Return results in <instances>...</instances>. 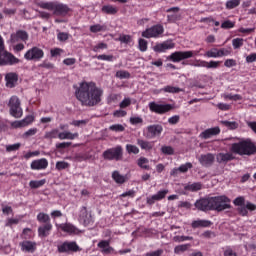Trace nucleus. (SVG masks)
<instances>
[{
	"label": "nucleus",
	"instance_id": "338daca9",
	"mask_svg": "<svg viewBox=\"0 0 256 256\" xmlns=\"http://www.w3.org/2000/svg\"><path fill=\"white\" fill-rule=\"evenodd\" d=\"M224 256H237V252L233 251L231 247H227L224 251Z\"/></svg>",
	"mask_w": 256,
	"mask_h": 256
},
{
	"label": "nucleus",
	"instance_id": "7ed1b4c3",
	"mask_svg": "<svg viewBox=\"0 0 256 256\" xmlns=\"http://www.w3.org/2000/svg\"><path fill=\"white\" fill-rule=\"evenodd\" d=\"M231 151L237 155H255L256 145L251 141V139H247L232 144Z\"/></svg>",
	"mask_w": 256,
	"mask_h": 256
},
{
	"label": "nucleus",
	"instance_id": "b1692460",
	"mask_svg": "<svg viewBox=\"0 0 256 256\" xmlns=\"http://www.w3.org/2000/svg\"><path fill=\"white\" fill-rule=\"evenodd\" d=\"M235 157L231 153H219L216 156L217 163H229V161H233Z\"/></svg>",
	"mask_w": 256,
	"mask_h": 256
},
{
	"label": "nucleus",
	"instance_id": "0e129e2a",
	"mask_svg": "<svg viewBox=\"0 0 256 256\" xmlns=\"http://www.w3.org/2000/svg\"><path fill=\"white\" fill-rule=\"evenodd\" d=\"M131 105V98H124L119 104L120 109H127Z\"/></svg>",
	"mask_w": 256,
	"mask_h": 256
},
{
	"label": "nucleus",
	"instance_id": "a878e982",
	"mask_svg": "<svg viewBox=\"0 0 256 256\" xmlns=\"http://www.w3.org/2000/svg\"><path fill=\"white\" fill-rule=\"evenodd\" d=\"M102 13H105L106 15H117L119 13V8L113 6V5H104L101 9Z\"/></svg>",
	"mask_w": 256,
	"mask_h": 256
},
{
	"label": "nucleus",
	"instance_id": "7c9ffc66",
	"mask_svg": "<svg viewBox=\"0 0 256 256\" xmlns=\"http://www.w3.org/2000/svg\"><path fill=\"white\" fill-rule=\"evenodd\" d=\"M137 165L138 167H140L141 169H145L146 171H149V169H151V167L149 166V159L145 157H140L137 161Z\"/></svg>",
	"mask_w": 256,
	"mask_h": 256
},
{
	"label": "nucleus",
	"instance_id": "c9c22d12",
	"mask_svg": "<svg viewBox=\"0 0 256 256\" xmlns=\"http://www.w3.org/2000/svg\"><path fill=\"white\" fill-rule=\"evenodd\" d=\"M112 179L119 184L125 183V176L121 175L119 171H114L112 173Z\"/></svg>",
	"mask_w": 256,
	"mask_h": 256
},
{
	"label": "nucleus",
	"instance_id": "864d4df0",
	"mask_svg": "<svg viewBox=\"0 0 256 256\" xmlns=\"http://www.w3.org/2000/svg\"><path fill=\"white\" fill-rule=\"evenodd\" d=\"M107 43L105 42H100L97 45L93 46L92 51H94V53H99V51L103 50V49H107Z\"/></svg>",
	"mask_w": 256,
	"mask_h": 256
},
{
	"label": "nucleus",
	"instance_id": "bb28decb",
	"mask_svg": "<svg viewBox=\"0 0 256 256\" xmlns=\"http://www.w3.org/2000/svg\"><path fill=\"white\" fill-rule=\"evenodd\" d=\"M137 145H139L140 149L144 151H151V149H153V143L147 140L138 139Z\"/></svg>",
	"mask_w": 256,
	"mask_h": 256
},
{
	"label": "nucleus",
	"instance_id": "8fccbe9b",
	"mask_svg": "<svg viewBox=\"0 0 256 256\" xmlns=\"http://www.w3.org/2000/svg\"><path fill=\"white\" fill-rule=\"evenodd\" d=\"M90 31L91 33H101V31H105V26L101 24L92 25L90 26Z\"/></svg>",
	"mask_w": 256,
	"mask_h": 256
},
{
	"label": "nucleus",
	"instance_id": "4c0bfd02",
	"mask_svg": "<svg viewBox=\"0 0 256 256\" xmlns=\"http://www.w3.org/2000/svg\"><path fill=\"white\" fill-rule=\"evenodd\" d=\"M59 130L58 129H53L49 132H46L44 135L45 139H57L59 137Z\"/></svg>",
	"mask_w": 256,
	"mask_h": 256
},
{
	"label": "nucleus",
	"instance_id": "e2e57ef3",
	"mask_svg": "<svg viewBox=\"0 0 256 256\" xmlns=\"http://www.w3.org/2000/svg\"><path fill=\"white\" fill-rule=\"evenodd\" d=\"M72 145L71 142H61L56 144V149L63 151V149H69V147Z\"/></svg>",
	"mask_w": 256,
	"mask_h": 256
},
{
	"label": "nucleus",
	"instance_id": "cd10ccee",
	"mask_svg": "<svg viewBox=\"0 0 256 256\" xmlns=\"http://www.w3.org/2000/svg\"><path fill=\"white\" fill-rule=\"evenodd\" d=\"M59 229H61V231H64V233H76L77 231V228L69 223L60 224Z\"/></svg>",
	"mask_w": 256,
	"mask_h": 256
},
{
	"label": "nucleus",
	"instance_id": "72a5a7b5",
	"mask_svg": "<svg viewBox=\"0 0 256 256\" xmlns=\"http://www.w3.org/2000/svg\"><path fill=\"white\" fill-rule=\"evenodd\" d=\"M203 187V184H201L200 182H195L193 184H189L185 187L186 191H201Z\"/></svg>",
	"mask_w": 256,
	"mask_h": 256
},
{
	"label": "nucleus",
	"instance_id": "bf43d9fd",
	"mask_svg": "<svg viewBox=\"0 0 256 256\" xmlns=\"http://www.w3.org/2000/svg\"><path fill=\"white\" fill-rule=\"evenodd\" d=\"M232 51L231 49L221 48L218 49V57H228V55H231Z\"/></svg>",
	"mask_w": 256,
	"mask_h": 256
},
{
	"label": "nucleus",
	"instance_id": "13d9d810",
	"mask_svg": "<svg viewBox=\"0 0 256 256\" xmlns=\"http://www.w3.org/2000/svg\"><path fill=\"white\" fill-rule=\"evenodd\" d=\"M20 148H21V143H16V144L6 146V151L8 153H11L13 151H19Z\"/></svg>",
	"mask_w": 256,
	"mask_h": 256
},
{
	"label": "nucleus",
	"instance_id": "09e8293b",
	"mask_svg": "<svg viewBox=\"0 0 256 256\" xmlns=\"http://www.w3.org/2000/svg\"><path fill=\"white\" fill-rule=\"evenodd\" d=\"M169 193V190H160L154 196L156 197L157 201H163L165 197H167V194Z\"/></svg>",
	"mask_w": 256,
	"mask_h": 256
},
{
	"label": "nucleus",
	"instance_id": "69168bd1",
	"mask_svg": "<svg viewBox=\"0 0 256 256\" xmlns=\"http://www.w3.org/2000/svg\"><path fill=\"white\" fill-rule=\"evenodd\" d=\"M163 253H164L163 249H158L152 252H147L145 256H161L163 255Z\"/></svg>",
	"mask_w": 256,
	"mask_h": 256
},
{
	"label": "nucleus",
	"instance_id": "a18cd8bd",
	"mask_svg": "<svg viewBox=\"0 0 256 256\" xmlns=\"http://www.w3.org/2000/svg\"><path fill=\"white\" fill-rule=\"evenodd\" d=\"M189 169H193V164L191 162H187L185 164H182L178 168L179 173H187V171H189Z\"/></svg>",
	"mask_w": 256,
	"mask_h": 256
},
{
	"label": "nucleus",
	"instance_id": "37998d69",
	"mask_svg": "<svg viewBox=\"0 0 256 256\" xmlns=\"http://www.w3.org/2000/svg\"><path fill=\"white\" fill-rule=\"evenodd\" d=\"M110 131H114L115 133H123L125 131V126L122 124H113L109 127Z\"/></svg>",
	"mask_w": 256,
	"mask_h": 256
},
{
	"label": "nucleus",
	"instance_id": "9b49d317",
	"mask_svg": "<svg viewBox=\"0 0 256 256\" xmlns=\"http://www.w3.org/2000/svg\"><path fill=\"white\" fill-rule=\"evenodd\" d=\"M59 253H77L81 249L76 241H64L57 245Z\"/></svg>",
	"mask_w": 256,
	"mask_h": 256
},
{
	"label": "nucleus",
	"instance_id": "5fc2aeb1",
	"mask_svg": "<svg viewBox=\"0 0 256 256\" xmlns=\"http://www.w3.org/2000/svg\"><path fill=\"white\" fill-rule=\"evenodd\" d=\"M57 171H63V169H69V163L65 161L56 162Z\"/></svg>",
	"mask_w": 256,
	"mask_h": 256
},
{
	"label": "nucleus",
	"instance_id": "20e7f679",
	"mask_svg": "<svg viewBox=\"0 0 256 256\" xmlns=\"http://www.w3.org/2000/svg\"><path fill=\"white\" fill-rule=\"evenodd\" d=\"M37 5L38 7H40V9H46L47 11H54V15L65 16L71 11V8H69V5L63 4L57 1L39 2Z\"/></svg>",
	"mask_w": 256,
	"mask_h": 256
},
{
	"label": "nucleus",
	"instance_id": "f704fd0d",
	"mask_svg": "<svg viewBox=\"0 0 256 256\" xmlns=\"http://www.w3.org/2000/svg\"><path fill=\"white\" fill-rule=\"evenodd\" d=\"M204 57L212 58V59H217L219 58V49L217 48H212L204 54Z\"/></svg>",
	"mask_w": 256,
	"mask_h": 256
},
{
	"label": "nucleus",
	"instance_id": "603ef678",
	"mask_svg": "<svg viewBox=\"0 0 256 256\" xmlns=\"http://www.w3.org/2000/svg\"><path fill=\"white\" fill-rule=\"evenodd\" d=\"M162 91H164V93H179V91H181L180 88L175 87V86H165Z\"/></svg>",
	"mask_w": 256,
	"mask_h": 256
},
{
	"label": "nucleus",
	"instance_id": "de8ad7c7",
	"mask_svg": "<svg viewBox=\"0 0 256 256\" xmlns=\"http://www.w3.org/2000/svg\"><path fill=\"white\" fill-rule=\"evenodd\" d=\"M173 241L175 243H183V241H193V237H191V236H174Z\"/></svg>",
	"mask_w": 256,
	"mask_h": 256
},
{
	"label": "nucleus",
	"instance_id": "6e6552de",
	"mask_svg": "<svg viewBox=\"0 0 256 256\" xmlns=\"http://www.w3.org/2000/svg\"><path fill=\"white\" fill-rule=\"evenodd\" d=\"M8 107L10 109V115L19 119L23 117V109L21 108V100L17 96H12L9 100Z\"/></svg>",
	"mask_w": 256,
	"mask_h": 256
},
{
	"label": "nucleus",
	"instance_id": "473e14b6",
	"mask_svg": "<svg viewBox=\"0 0 256 256\" xmlns=\"http://www.w3.org/2000/svg\"><path fill=\"white\" fill-rule=\"evenodd\" d=\"M239 5H241V0H228L225 7L231 11V9H236V7H239Z\"/></svg>",
	"mask_w": 256,
	"mask_h": 256
},
{
	"label": "nucleus",
	"instance_id": "79ce46f5",
	"mask_svg": "<svg viewBox=\"0 0 256 256\" xmlns=\"http://www.w3.org/2000/svg\"><path fill=\"white\" fill-rule=\"evenodd\" d=\"M126 151L129 155H131V153H133V155H139V148L133 144H127Z\"/></svg>",
	"mask_w": 256,
	"mask_h": 256
},
{
	"label": "nucleus",
	"instance_id": "2eb2a0df",
	"mask_svg": "<svg viewBox=\"0 0 256 256\" xmlns=\"http://www.w3.org/2000/svg\"><path fill=\"white\" fill-rule=\"evenodd\" d=\"M49 167V161L46 158L37 159L31 162L32 171H45Z\"/></svg>",
	"mask_w": 256,
	"mask_h": 256
},
{
	"label": "nucleus",
	"instance_id": "0eeeda50",
	"mask_svg": "<svg viewBox=\"0 0 256 256\" xmlns=\"http://www.w3.org/2000/svg\"><path fill=\"white\" fill-rule=\"evenodd\" d=\"M3 51V38L0 36V52ZM21 63V60L15 55L9 53V52H4L3 54L0 53V65H17Z\"/></svg>",
	"mask_w": 256,
	"mask_h": 256
},
{
	"label": "nucleus",
	"instance_id": "4d7b16f0",
	"mask_svg": "<svg viewBox=\"0 0 256 256\" xmlns=\"http://www.w3.org/2000/svg\"><path fill=\"white\" fill-rule=\"evenodd\" d=\"M233 27H235V22L231 20H226L221 24V29H233Z\"/></svg>",
	"mask_w": 256,
	"mask_h": 256
},
{
	"label": "nucleus",
	"instance_id": "ddd939ff",
	"mask_svg": "<svg viewBox=\"0 0 256 256\" xmlns=\"http://www.w3.org/2000/svg\"><path fill=\"white\" fill-rule=\"evenodd\" d=\"M78 219L80 223L84 224L85 227L93 223V215L91 214V211L87 210V207L85 206L80 208Z\"/></svg>",
	"mask_w": 256,
	"mask_h": 256
},
{
	"label": "nucleus",
	"instance_id": "6e6d98bb",
	"mask_svg": "<svg viewBox=\"0 0 256 256\" xmlns=\"http://www.w3.org/2000/svg\"><path fill=\"white\" fill-rule=\"evenodd\" d=\"M57 39L61 43H65V41H67L69 39V33H67V32H59L57 34Z\"/></svg>",
	"mask_w": 256,
	"mask_h": 256
},
{
	"label": "nucleus",
	"instance_id": "4468645a",
	"mask_svg": "<svg viewBox=\"0 0 256 256\" xmlns=\"http://www.w3.org/2000/svg\"><path fill=\"white\" fill-rule=\"evenodd\" d=\"M163 133V126L160 124H153L147 127V139H155V137L161 136Z\"/></svg>",
	"mask_w": 256,
	"mask_h": 256
},
{
	"label": "nucleus",
	"instance_id": "c85d7f7f",
	"mask_svg": "<svg viewBox=\"0 0 256 256\" xmlns=\"http://www.w3.org/2000/svg\"><path fill=\"white\" fill-rule=\"evenodd\" d=\"M35 121V117L32 115L26 116L22 121L16 122V127H25L31 125Z\"/></svg>",
	"mask_w": 256,
	"mask_h": 256
},
{
	"label": "nucleus",
	"instance_id": "412c9836",
	"mask_svg": "<svg viewBox=\"0 0 256 256\" xmlns=\"http://www.w3.org/2000/svg\"><path fill=\"white\" fill-rule=\"evenodd\" d=\"M6 87L13 89L15 87V83L19 81V76L16 73L10 72L5 76Z\"/></svg>",
	"mask_w": 256,
	"mask_h": 256
},
{
	"label": "nucleus",
	"instance_id": "f257e3e1",
	"mask_svg": "<svg viewBox=\"0 0 256 256\" xmlns=\"http://www.w3.org/2000/svg\"><path fill=\"white\" fill-rule=\"evenodd\" d=\"M75 94L84 107H95V105H99L101 97H103V89L97 87L95 82H82Z\"/></svg>",
	"mask_w": 256,
	"mask_h": 256
},
{
	"label": "nucleus",
	"instance_id": "3c124183",
	"mask_svg": "<svg viewBox=\"0 0 256 256\" xmlns=\"http://www.w3.org/2000/svg\"><path fill=\"white\" fill-rule=\"evenodd\" d=\"M161 152L163 155H174L175 154V149L171 146H162Z\"/></svg>",
	"mask_w": 256,
	"mask_h": 256
},
{
	"label": "nucleus",
	"instance_id": "49530a36",
	"mask_svg": "<svg viewBox=\"0 0 256 256\" xmlns=\"http://www.w3.org/2000/svg\"><path fill=\"white\" fill-rule=\"evenodd\" d=\"M116 77L118 79H129L131 77V73L125 70H119L116 72Z\"/></svg>",
	"mask_w": 256,
	"mask_h": 256
},
{
	"label": "nucleus",
	"instance_id": "052dcab7",
	"mask_svg": "<svg viewBox=\"0 0 256 256\" xmlns=\"http://www.w3.org/2000/svg\"><path fill=\"white\" fill-rule=\"evenodd\" d=\"M31 237V228H24L21 235V239L29 240L31 239Z\"/></svg>",
	"mask_w": 256,
	"mask_h": 256
},
{
	"label": "nucleus",
	"instance_id": "9d476101",
	"mask_svg": "<svg viewBox=\"0 0 256 256\" xmlns=\"http://www.w3.org/2000/svg\"><path fill=\"white\" fill-rule=\"evenodd\" d=\"M162 33H165V28H163L161 24H156L143 31L142 37L145 39H158V37H161Z\"/></svg>",
	"mask_w": 256,
	"mask_h": 256
},
{
	"label": "nucleus",
	"instance_id": "a211bd4d",
	"mask_svg": "<svg viewBox=\"0 0 256 256\" xmlns=\"http://www.w3.org/2000/svg\"><path fill=\"white\" fill-rule=\"evenodd\" d=\"M174 48H175V43L171 41H165V42L156 44L153 47V51H155V53H165V51L169 49H174Z\"/></svg>",
	"mask_w": 256,
	"mask_h": 256
},
{
	"label": "nucleus",
	"instance_id": "c756f323",
	"mask_svg": "<svg viewBox=\"0 0 256 256\" xmlns=\"http://www.w3.org/2000/svg\"><path fill=\"white\" fill-rule=\"evenodd\" d=\"M37 221L39 223H43L44 225H47V223H51V217H49V214L40 212L37 215Z\"/></svg>",
	"mask_w": 256,
	"mask_h": 256
},
{
	"label": "nucleus",
	"instance_id": "4be33fe9",
	"mask_svg": "<svg viewBox=\"0 0 256 256\" xmlns=\"http://www.w3.org/2000/svg\"><path fill=\"white\" fill-rule=\"evenodd\" d=\"M211 225H213V222H211L210 220H194L191 223V227L192 229H199V228H207V227H211Z\"/></svg>",
	"mask_w": 256,
	"mask_h": 256
},
{
	"label": "nucleus",
	"instance_id": "680f3d73",
	"mask_svg": "<svg viewBox=\"0 0 256 256\" xmlns=\"http://www.w3.org/2000/svg\"><path fill=\"white\" fill-rule=\"evenodd\" d=\"M233 204H234L236 207H243V205H245V197H243V196L237 197V198L233 201Z\"/></svg>",
	"mask_w": 256,
	"mask_h": 256
},
{
	"label": "nucleus",
	"instance_id": "f8f14e48",
	"mask_svg": "<svg viewBox=\"0 0 256 256\" xmlns=\"http://www.w3.org/2000/svg\"><path fill=\"white\" fill-rule=\"evenodd\" d=\"M148 107L149 110L152 113H156V115H165V113H169V111L173 109V105L171 104H159L157 102H150Z\"/></svg>",
	"mask_w": 256,
	"mask_h": 256
},
{
	"label": "nucleus",
	"instance_id": "2f4dec72",
	"mask_svg": "<svg viewBox=\"0 0 256 256\" xmlns=\"http://www.w3.org/2000/svg\"><path fill=\"white\" fill-rule=\"evenodd\" d=\"M47 183V180L42 179V180H32L29 182V187L31 189H39L40 187H43Z\"/></svg>",
	"mask_w": 256,
	"mask_h": 256
},
{
	"label": "nucleus",
	"instance_id": "ea45409f",
	"mask_svg": "<svg viewBox=\"0 0 256 256\" xmlns=\"http://www.w3.org/2000/svg\"><path fill=\"white\" fill-rule=\"evenodd\" d=\"M189 247H191L189 244L178 245L174 248V253H176V255H179V253H185Z\"/></svg>",
	"mask_w": 256,
	"mask_h": 256
},
{
	"label": "nucleus",
	"instance_id": "f03ea898",
	"mask_svg": "<svg viewBox=\"0 0 256 256\" xmlns=\"http://www.w3.org/2000/svg\"><path fill=\"white\" fill-rule=\"evenodd\" d=\"M195 207L198 211H225V209H231V199L226 195L214 196L208 198H200L195 202Z\"/></svg>",
	"mask_w": 256,
	"mask_h": 256
},
{
	"label": "nucleus",
	"instance_id": "c03bdc74",
	"mask_svg": "<svg viewBox=\"0 0 256 256\" xmlns=\"http://www.w3.org/2000/svg\"><path fill=\"white\" fill-rule=\"evenodd\" d=\"M95 58L98 59V61L113 62L115 60V56H113V55H106V54L97 55V56H95Z\"/></svg>",
	"mask_w": 256,
	"mask_h": 256
},
{
	"label": "nucleus",
	"instance_id": "dca6fc26",
	"mask_svg": "<svg viewBox=\"0 0 256 256\" xmlns=\"http://www.w3.org/2000/svg\"><path fill=\"white\" fill-rule=\"evenodd\" d=\"M198 161L202 167H211L215 163V154L207 153L199 156Z\"/></svg>",
	"mask_w": 256,
	"mask_h": 256
},
{
	"label": "nucleus",
	"instance_id": "39448f33",
	"mask_svg": "<svg viewBox=\"0 0 256 256\" xmlns=\"http://www.w3.org/2000/svg\"><path fill=\"white\" fill-rule=\"evenodd\" d=\"M203 51V48H200L199 50H189V51H176L172 53L168 59L170 61H173V63H179L181 61H185V59H191V57H197L199 53Z\"/></svg>",
	"mask_w": 256,
	"mask_h": 256
},
{
	"label": "nucleus",
	"instance_id": "6ab92c4d",
	"mask_svg": "<svg viewBox=\"0 0 256 256\" xmlns=\"http://www.w3.org/2000/svg\"><path fill=\"white\" fill-rule=\"evenodd\" d=\"M219 133H221V128L216 126L204 130L202 133H200L199 137L200 139H211V137H216V135H219Z\"/></svg>",
	"mask_w": 256,
	"mask_h": 256
},
{
	"label": "nucleus",
	"instance_id": "774afa93",
	"mask_svg": "<svg viewBox=\"0 0 256 256\" xmlns=\"http://www.w3.org/2000/svg\"><path fill=\"white\" fill-rule=\"evenodd\" d=\"M256 61V53H251L246 57V63H255Z\"/></svg>",
	"mask_w": 256,
	"mask_h": 256
},
{
	"label": "nucleus",
	"instance_id": "5701e85b",
	"mask_svg": "<svg viewBox=\"0 0 256 256\" xmlns=\"http://www.w3.org/2000/svg\"><path fill=\"white\" fill-rule=\"evenodd\" d=\"M58 139H60L61 141L65 139H69L70 141H73L74 139H79V133L77 132L71 133L69 131L60 132L58 134Z\"/></svg>",
	"mask_w": 256,
	"mask_h": 256
},
{
	"label": "nucleus",
	"instance_id": "393cba45",
	"mask_svg": "<svg viewBox=\"0 0 256 256\" xmlns=\"http://www.w3.org/2000/svg\"><path fill=\"white\" fill-rule=\"evenodd\" d=\"M11 37L12 41H27V39H29V34H27L25 30H18Z\"/></svg>",
	"mask_w": 256,
	"mask_h": 256
},
{
	"label": "nucleus",
	"instance_id": "1a4fd4ad",
	"mask_svg": "<svg viewBox=\"0 0 256 256\" xmlns=\"http://www.w3.org/2000/svg\"><path fill=\"white\" fill-rule=\"evenodd\" d=\"M43 57H45V52L37 46L30 48L24 54V59H26V61H34V63L41 61Z\"/></svg>",
	"mask_w": 256,
	"mask_h": 256
},
{
	"label": "nucleus",
	"instance_id": "58836bf2",
	"mask_svg": "<svg viewBox=\"0 0 256 256\" xmlns=\"http://www.w3.org/2000/svg\"><path fill=\"white\" fill-rule=\"evenodd\" d=\"M245 43V40L243 38H234L232 40V46L234 49H241Z\"/></svg>",
	"mask_w": 256,
	"mask_h": 256
},
{
	"label": "nucleus",
	"instance_id": "f3484780",
	"mask_svg": "<svg viewBox=\"0 0 256 256\" xmlns=\"http://www.w3.org/2000/svg\"><path fill=\"white\" fill-rule=\"evenodd\" d=\"M20 247L24 253H35L37 251V243L29 240L20 242Z\"/></svg>",
	"mask_w": 256,
	"mask_h": 256
},
{
	"label": "nucleus",
	"instance_id": "e433bc0d",
	"mask_svg": "<svg viewBox=\"0 0 256 256\" xmlns=\"http://www.w3.org/2000/svg\"><path fill=\"white\" fill-rule=\"evenodd\" d=\"M148 45L149 43L147 42V40L140 38L138 40V49L139 51H141L142 53H145V51H147L148 49Z\"/></svg>",
	"mask_w": 256,
	"mask_h": 256
},
{
	"label": "nucleus",
	"instance_id": "423d86ee",
	"mask_svg": "<svg viewBox=\"0 0 256 256\" xmlns=\"http://www.w3.org/2000/svg\"><path fill=\"white\" fill-rule=\"evenodd\" d=\"M105 161H121L123 159V147L117 145L116 147L105 150L102 154Z\"/></svg>",
	"mask_w": 256,
	"mask_h": 256
},
{
	"label": "nucleus",
	"instance_id": "aec40b11",
	"mask_svg": "<svg viewBox=\"0 0 256 256\" xmlns=\"http://www.w3.org/2000/svg\"><path fill=\"white\" fill-rule=\"evenodd\" d=\"M51 231H53V224H43L38 228V236L41 237L42 239L45 237H49V235H51Z\"/></svg>",
	"mask_w": 256,
	"mask_h": 256
},
{
	"label": "nucleus",
	"instance_id": "a19ab883",
	"mask_svg": "<svg viewBox=\"0 0 256 256\" xmlns=\"http://www.w3.org/2000/svg\"><path fill=\"white\" fill-rule=\"evenodd\" d=\"M221 125H224V127H227L228 129H237V127H239V124L235 121H227V120H224V121H221Z\"/></svg>",
	"mask_w": 256,
	"mask_h": 256
}]
</instances>
